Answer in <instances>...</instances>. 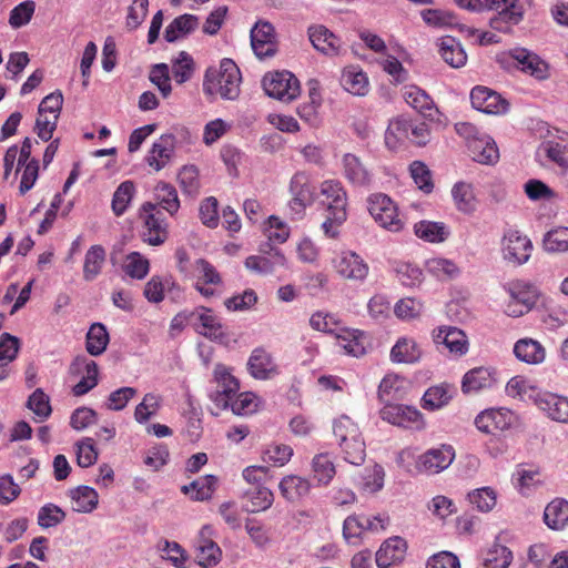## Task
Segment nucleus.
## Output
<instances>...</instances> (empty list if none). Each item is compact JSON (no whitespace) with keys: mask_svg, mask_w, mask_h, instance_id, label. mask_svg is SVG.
Returning <instances> with one entry per match:
<instances>
[{"mask_svg":"<svg viewBox=\"0 0 568 568\" xmlns=\"http://www.w3.org/2000/svg\"><path fill=\"white\" fill-rule=\"evenodd\" d=\"M410 119L397 116L389 121L385 132V144L389 150L396 151L408 142Z\"/></svg>","mask_w":568,"mask_h":568,"instance_id":"obj_32","label":"nucleus"},{"mask_svg":"<svg viewBox=\"0 0 568 568\" xmlns=\"http://www.w3.org/2000/svg\"><path fill=\"white\" fill-rule=\"evenodd\" d=\"M342 174L354 187H369L373 183L372 170L358 155L353 153L343 155Z\"/></svg>","mask_w":568,"mask_h":568,"instance_id":"obj_15","label":"nucleus"},{"mask_svg":"<svg viewBox=\"0 0 568 568\" xmlns=\"http://www.w3.org/2000/svg\"><path fill=\"white\" fill-rule=\"evenodd\" d=\"M308 38L313 47L325 55L336 57L342 53L343 47L339 38L325 26L310 27Z\"/></svg>","mask_w":568,"mask_h":568,"instance_id":"obj_23","label":"nucleus"},{"mask_svg":"<svg viewBox=\"0 0 568 568\" xmlns=\"http://www.w3.org/2000/svg\"><path fill=\"white\" fill-rule=\"evenodd\" d=\"M262 404L261 398L253 392L237 393L235 397L230 402L229 408L235 415H251L258 410Z\"/></svg>","mask_w":568,"mask_h":568,"instance_id":"obj_50","label":"nucleus"},{"mask_svg":"<svg viewBox=\"0 0 568 568\" xmlns=\"http://www.w3.org/2000/svg\"><path fill=\"white\" fill-rule=\"evenodd\" d=\"M468 501L479 511H490L497 503V495L490 487L474 489L467 495Z\"/></svg>","mask_w":568,"mask_h":568,"instance_id":"obj_55","label":"nucleus"},{"mask_svg":"<svg viewBox=\"0 0 568 568\" xmlns=\"http://www.w3.org/2000/svg\"><path fill=\"white\" fill-rule=\"evenodd\" d=\"M433 341L439 352L447 351L454 356H463L468 351L466 334L454 326H442L434 329Z\"/></svg>","mask_w":568,"mask_h":568,"instance_id":"obj_10","label":"nucleus"},{"mask_svg":"<svg viewBox=\"0 0 568 568\" xmlns=\"http://www.w3.org/2000/svg\"><path fill=\"white\" fill-rule=\"evenodd\" d=\"M213 383L216 387L210 394V399L220 410H225L230 402L240 390V382L232 374V369L224 364H216L213 369Z\"/></svg>","mask_w":568,"mask_h":568,"instance_id":"obj_7","label":"nucleus"},{"mask_svg":"<svg viewBox=\"0 0 568 568\" xmlns=\"http://www.w3.org/2000/svg\"><path fill=\"white\" fill-rule=\"evenodd\" d=\"M200 20L196 16L184 13L174 18L164 30V39L173 43L185 38L197 29Z\"/></svg>","mask_w":568,"mask_h":568,"instance_id":"obj_28","label":"nucleus"},{"mask_svg":"<svg viewBox=\"0 0 568 568\" xmlns=\"http://www.w3.org/2000/svg\"><path fill=\"white\" fill-rule=\"evenodd\" d=\"M123 271L132 278L142 280L150 271L149 260L143 257L139 252H131L125 257Z\"/></svg>","mask_w":568,"mask_h":568,"instance_id":"obj_56","label":"nucleus"},{"mask_svg":"<svg viewBox=\"0 0 568 568\" xmlns=\"http://www.w3.org/2000/svg\"><path fill=\"white\" fill-rule=\"evenodd\" d=\"M36 11V2L26 0L16 6L9 16V23L12 28L18 29L30 22Z\"/></svg>","mask_w":568,"mask_h":568,"instance_id":"obj_63","label":"nucleus"},{"mask_svg":"<svg viewBox=\"0 0 568 568\" xmlns=\"http://www.w3.org/2000/svg\"><path fill=\"white\" fill-rule=\"evenodd\" d=\"M367 209L374 221L383 229L397 233L405 226L397 204L385 193H373L367 197Z\"/></svg>","mask_w":568,"mask_h":568,"instance_id":"obj_4","label":"nucleus"},{"mask_svg":"<svg viewBox=\"0 0 568 568\" xmlns=\"http://www.w3.org/2000/svg\"><path fill=\"white\" fill-rule=\"evenodd\" d=\"M544 521L552 530L568 526V501L562 498L551 500L545 508Z\"/></svg>","mask_w":568,"mask_h":568,"instance_id":"obj_39","label":"nucleus"},{"mask_svg":"<svg viewBox=\"0 0 568 568\" xmlns=\"http://www.w3.org/2000/svg\"><path fill=\"white\" fill-rule=\"evenodd\" d=\"M333 433L339 446H346L348 440L361 435L358 426L347 416H342L334 422Z\"/></svg>","mask_w":568,"mask_h":568,"instance_id":"obj_59","label":"nucleus"},{"mask_svg":"<svg viewBox=\"0 0 568 568\" xmlns=\"http://www.w3.org/2000/svg\"><path fill=\"white\" fill-rule=\"evenodd\" d=\"M452 196L459 212L471 214L476 211L477 200L471 184L457 182L452 189Z\"/></svg>","mask_w":568,"mask_h":568,"instance_id":"obj_44","label":"nucleus"},{"mask_svg":"<svg viewBox=\"0 0 568 568\" xmlns=\"http://www.w3.org/2000/svg\"><path fill=\"white\" fill-rule=\"evenodd\" d=\"M403 97L407 104H409L425 118L433 119L434 115L438 112L433 99L426 93V91L416 85L405 87Z\"/></svg>","mask_w":568,"mask_h":568,"instance_id":"obj_29","label":"nucleus"},{"mask_svg":"<svg viewBox=\"0 0 568 568\" xmlns=\"http://www.w3.org/2000/svg\"><path fill=\"white\" fill-rule=\"evenodd\" d=\"M494 383L493 373L486 367H475L468 371L462 381V390L464 394L477 393L489 388Z\"/></svg>","mask_w":568,"mask_h":568,"instance_id":"obj_35","label":"nucleus"},{"mask_svg":"<svg viewBox=\"0 0 568 568\" xmlns=\"http://www.w3.org/2000/svg\"><path fill=\"white\" fill-rule=\"evenodd\" d=\"M422 349L414 338L400 337L390 349L393 363L415 364L422 358Z\"/></svg>","mask_w":568,"mask_h":568,"instance_id":"obj_30","label":"nucleus"},{"mask_svg":"<svg viewBox=\"0 0 568 568\" xmlns=\"http://www.w3.org/2000/svg\"><path fill=\"white\" fill-rule=\"evenodd\" d=\"M213 534L214 530L212 526L205 525L194 539V559L202 568H213L217 566L222 559V549L212 539Z\"/></svg>","mask_w":568,"mask_h":568,"instance_id":"obj_9","label":"nucleus"},{"mask_svg":"<svg viewBox=\"0 0 568 568\" xmlns=\"http://www.w3.org/2000/svg\"><path fill=\"white\" fill-rule=\"evenodd\" d=\"M262 84L268 97L282 102H292L301 94L298 79L286 70L266 73Z\"/></svg>","mask_w":568,"mask_h":568,"instance_id":"obj_6","label":"nucleus"},{"mask_svg":"<svg viewBox=\"0 0 568 568\" xmlns=\"http://www.w3.org/2000/svg\"><path fill=\"white\" fill-rule=\"evenodd\" d=\"M511 57L517 62V68L537 80L549 78V65L539 55L526 49H515Z\"/></svg>","mask_w":568,"mask_h":568,"instance_id":"obj_24","label":"nucleus"},{"mask_svg":"<svg viewBox=\"0 0 568 568\" xmlns=\"http://www.w3.org/2000/svg\"><path fill=\"white\" fill-rule=\"evenodd\" d=\"M407 544L402 537L385 540L376 551L375 561L379 568H388L402 562L406 556Z\"/></svg>","mask_w":568,"mask_h":568,"instance_id":"obj_25","label":"nucleus"},{"mask_svg":"<svg viewBox=\"0 0 568 568\" xmlns=\"http://www.w3.org/2000/svg\"><path fill=\"white\" fill-rule=\"evenodd\" d=\"M251 45L257 58L273 57L276 52L274 27L260 21L251 30Z\"/></svg>","mask_w":568,"mask_h":568,"instance_id":"obj_19","label":"nucleus"},{"mask_svg":"<svg viewBox=\"0 0 568 568\" xmlns=\"http://www.w3.org/2000/svg\"><path fill=\"white\" fill-rule=\"evenodd\" d=\"M154 199L158 206L165 210L171 216H174L181 206L176 189L168 182L160 181L154 187Z\"/></svg>","mask_w":568,"mask_h":568,"instance_id":"obj_36","label":"nucleus"},{"mask_svg":"<svg viewBox=\"0 0 568 568\" xmlns=\"http://www.w3.org/2000/svg\"><path fill=\"white\" fill-rule=\"evenodd\" d=\"M514 354L519 361L532 365L540 364L546 358L545 347L538 341L529 337L515 343Z\"/></svg>","mask_w":568,"mask_h":568,"instance_id":"obj_31","label":"nucleus"},{"mask_svg":"<svg viewBox=\"0 0 568 568\" xmlns=\"http://www.w3.org/2000/svg\"><path fill=\"white\" fill-rule=\"evenodd\" d=\"M449 387L445 385L434 386L428 388L422 400L425 409L435 410L447 405L450 400Z\"/></svg>","mask_w":568,"mask_h":568,"instance_id":"obj_57","label":"nucleus"},{"mask_svg":"<svg viewBox=\"0 0 568 568\" xmlns=\"http://www.w3.org/2000/svg\"><path fill=\"white\" fill-rule=\"evenodd\" d=\"M189 318L195 331L210 339H221L225 335L221 318L211 308L197 307Z\"/></svg>","mask_w":568,"mask_h":568,"instance_id":"obj_16","label":"nucleus"},{"mask_svg":"<svg viewBox=\"0 0 568 568\" xmlns=\"http://www.w3.org/2000/svg\"><path fill=\"white\" fill-rule=\"evenodd\" d=\"M241 72L230 59L222 60L219 70H207L203 91L207 95L220 94L222 99L235 100L240 95Z\"/></svg>","mask_w":568,"mask_h":568,"instance_id":"obj_2","label":"nucleus"},{"mask_svg":"<svg viewBox=\"0 0 568 568\" xmlns=\"http://www.w3.org/2000/svg\"><path fill=\"white\" fill-rule=\"evenodd\" d=\"M530 239L517 230H508L501 240V254L505 261L514 266L527 263L531 256Z\"/></svg>","mask_w":568,"mask_h":568,"instance_id":"obj_8","label":"nucleus"},{"mask_svg":"<svg viewBox=\"0 0 568 568\" xmlns=\"http://www.w3.org/2000/svg\"><path fill=\"white\" fill-rule=\"evenodd\" d=\"M331 264L336 275L345 282L362 284L369 274L368 263L352 250L337 253Z\"/></svg>","mask_w":568,"mask_h":568,"instance_id":"obj_5","label":"nucleus"},{"mask_svg":"<svg viewBox=\"0 0 568 568\" xmlns=\"http://www.w3.org/2000/svg\"><path fill=\"white\" fill-rule=\"evenodd\" d=\"M335 337L337 345L343 348L346 354L355 357H359L365 354L366 347L363 332L342 327Z\"/></svg>","mask_w":568,"mask_h":568,"instance_id":"obj_38","label":"nucleus"},{"mask_svg":"<svg viewBox=\"0 0 568 568\" xmlns=\"http://www.w3.org/2000/svg\"><path fill=\"white\" fill-rule=\"evenodd\" d=\"M142 222L141 240L150 246H160L169 239V223L153 202H144L139 212Z\"/></svg>","mask_w":568,"mask_h":568,"instance_id":"obj_3","label":"nucleus"},{"mask_svg":"<svg viewBox=\"0 0 568 568\" xmlns=\"http://www.w3.org/2000/svg\"><path fill=\"white\" fill-rule=\"evenodd\" d=\"M175 143V135L171 133L162 134L153 142L148 155L145 156L148 165L156 172L164 169L174 154Z\"/></svg>","mask_w":568,"mask_h":568,"instance_id":"obj_20","label":"nucleus"},{"mask_svg":"<svg viewBox=\"0 0 568 568\" xmlns=\"http://www.w3.org/2000/svg\"><path fill=\"white\" fill-rule=\"evenodd\" d=\"M178 181L182 191L189 195H196L200 192L199 170L195 165H184L179 174Z\"/></svg>","mask_w":568,"mask_h":568,"instance_id":"obj_62","label":"nucleus"},{"mask_svg":"<svg viewBox=\"0 0 568 568\" xmlns=\"http://www.w3.org/2000/svg\"><path fill=\"white\" fill-rule=\"evenodd\" d=\"M278 488L283 498L295 501L310 493L311 484L303 477L288 475L282 478Z\"/></svg>","mask_w":568,"mask_h":568,"instance_id":"obj_46","label":"nucleus"},{"mask_svg":"<svg viewBox=\"0 0 568 568\" xmlns=\"http://www.w3.org/2000/svg\"><path fill=\"white\" fill-rule=\"evenodd\" d=\"M394 271L398 282L406 287L419 286L424 280L422 268L413 263L397 262Z\"/></svg>","mask_w":568,"mask_h":568,"instance_id":"obj_49","label":"nucleus"},{"mask_svg":"<svg viewBox=\"0 0 568 568\" xmlns=\"http://www.w3.org/2000/svg\"><path fill=\"white\" fill-rule=\"evenodd\" d=\"M72 508L74 511L89 514L92 513L99 504L97 490L89 486H79L69 491Z\"/></svg>","mask_w":568,"mask_h":568,"instance_id":"obj_40","label":"nucleus"},{"mask_svg":"<svg viewBox=\"0 0 568 568\" xmlns=\"http://www.w3.org/2000/svg\"><path fill=\"white\" fill-rule=\"evenodd\" d=\"M247 371L253 378L260 381L271 379L280 374L272 354L263 347L252 351L247 361Z\"/></svg>","mask_w":568,"mask_h":568,"instance_id":"obj_18","label":"nucleus"},{"mask_svg":"<svg viewBox=\"0 0 568 568\" xmlns=\"http://www.w3.org/2000/svg\"><path fill=\"white\" fill-rule=\"evenodd\" d=\"M467 149L473 160L481 164H494L499 159L495 141L484 133L478 139H471Z\"/></svg>","mask_w":568,"mask_h":568,"instance_id":"obj_26","label":"nucleus"},{"mask_svg":"<svg viewBox=\"0 0 568 568\" xmlns=\"http://www.w3.org/2000/svg\"><path fill=\"white\" fill-rule=\"evenodd\" d=\"M290 192L292 195L290 207L297 214L303 213L315 200V186L305 172H296L292 176Z\"/></svg>","mask_w":568,"mask_h":568,"instance_id":"obj_13","label":"nucleus"},{"mask_svg":"<svg viewBox=\"0 0 568 568\" xmlns=\"http://www.w3.org/2000/svg\"><path fill=\"white\" fill-rule=\"evenodd\" d=\"M312 470L318 485L324 486H327L336 474L333 459L327 453H321L314 456Z\"/></svg>","mask_w":568,"mask_h":568,"instance_id":"obj_48","label":"nucleus"},{"mask_svg":"<svg viewBox=\"0 0 568 568\" xmlns=\"http://www.w3.org/2000/svg\"><path fill=\"white\" fill-rule=\"evenodd\" d=\"M109 344V333L101 323H94L87 333L85 348L92 356L101 355Z\"/></svg>","mask_w":568,"mask_h":568,"instance_id":"obj_47","label":"nucleus"},{"mask_svg":"<svg viewBox=\"0 0 568 568\" xmlns=\"http://www.w3.org/2000/svg\"><path fill=\"white\" fill-rule=\"evenodd\" d=\"M135 193V186L132 181L122 182L113 193L111 207L115 216L125 213Z\"/></svg>","mask_w":568,"mask_h":568,"instance_id":"obj_52","label":"nucleus"},{"mask_svg":"<svg viewBox=\"0 0 568 568\" xmlns=\"http://www.w3.org/2000/svg\"><path fill=\"white\" fill-rule=\"evenodd\" d=\"M414 234L424 242L439 244L450 236V230L444 222L422 220L414 224Z\"/></svg>","mask_w":568,"mask_h":568,"instance_id":"obj_27","label":"nucleus"},{"mask_svg":"<svg viewBox=\"0 0 568 568\" xmlns=\"http://www.w3.org/2000/svg\"><path fill=\"white\" fill-rule=\"evenodd\" d=\"M75 365L84 367V376L72 387L74 396H83L93 389L99 383V367L98 364L85 357H77Z\"/></svg>","mask_w":568,"mask_h":568,"instance_id":"obj_33","label":"nucleus"},{"mask_svg":"<svg viewBox=\"0 0 568 568\" xmlns=\"http://www.w3.org/2000/svg\"><path fill=\"white\" fill-rule=\"evenodd\" d=\"M381 415L384 420L403 428L420 429L424 427L422 413L413 406L387 404L381 410Z\"/></svg>","mask_w":568,"mask_h":568,"instance_id":"obj_11","label":"nucleus"},{"mask_svg":"<svg viewBox=\"0 0 568 568\" xmlns=\"http://www.w3.org/2000/svg\"><path fill=\"white\" fill-rule=\"evenodd\" d=\"M310 325L313 329L332 334L334 336L341 331V322L331 313L322 311L315 312L310 318Z\"/></svg>","mask_w":568,"mask_h":568,"instance_id":"obj_58","label":"nucleus"},{"mask_svg":"<svg viewBox=\"0 0 568 568\" xmlns=\"http://www.w3.org/2000/svg\"><path fill=\"white\" fill-rule=\"evenodd\" d=\"M293 456V448L286 444L273 443L263 452V460L275 466L286 465Z\"/></svg>","mask_w":568,"mask_h":568,"instance_id":"obj_61","label":"nucleus"},{"mask_svg":"<svg viewBox=\"0 0 568 568\" xmlns=\"http://www.w3.org/2000/svg\"><path fill=\"white\" fill-rule=\"evenodd\" d=\"M544 248L547 252H566L568 251V227H557L547 232L544 236Z\"/></svg>","mask_w":568,"mask_h":568,"instance_id":"obj_60","label":"nucleus"},{"mask_svg":"<svg viewBox=\"0 0 568 568\" xmlns=\"http://www.w3.org/2000/svg\"><path fill=\"white\" fill-rule=\"evenodd\" d=\"M342 87L354 95H365L368 92V78L358 67L344 68L341 75Z\"/></svg>","mask_w":568,"mask_h":568,"instance_id":"obj_37","label":"nucleus"},{"mask_svg":"<svg viewBox=\"0 0 568 568\" xmlns=\"http://www.w3.org/2000/svg\"><path fill=\"white\" fill-rule=\"evenodd\" d=\"M439 54L452 68L458 69L466 64L467 54L462 44L453 37L439 39Z\"/></svg>","mask_w":568,"mask_h":568,"instance_id":"obj_34","label":"nucleus"},{"mask_svg":"<svg viewBox=\"0 0 568 568\" xmlns=\"http://www.w3.org/2000/svg\"><path fill=\"white\" fill-rule=\"evenodd\" d=\"M491 10H497L498 13L490 19V27L503 33L511 32L514 26L524 18V10L518 0H497Z\"/></svg>","mask_w":568,"mask_h":568,"instance_id":"obj_14","label":"nucleus"},{"mask_svg":"<svg viewBox=\"0 0 568 568\" xmlns=\"http://www.w3.org/2000/svg\"><path fill=\"white\" fill-rule=\"evenodd\" d=\"M246 499V511L258 513L268 509L274 501L272 490L265 486H254L247 489L244 494Z\"/></svg>","mask_w":568,"mask_h":568,"instance_id":"obj_45","label":"nucleus"},{"mask_svg":"<svg viewBox=\"0 0 568 568\" xmlns=\"http://www.w3.org/2000/svg\"><path fill=\"white\" fill-rule=\"evenodd\" d=\"M216 484L217 478L213 475H207L192 481L187 486H183L182 491L184 494H191V497L195 500H206L211 498Z\"/></svg>","mask_w":568,"mask_h":568,"instance_id":"obj_51","label":"nucleus"},{"mask_svg":"<svg viewBox=\"0 0 568 568\" xmlns=\"http://www.w3.org/2000/svg\"><path fill=\"white\" fill-rule=\"evenodd\" d=\"M535 404L551 420L568 423V397L545 392L536 395Z\"/></svg>","mask_w":568,"mask_h":568,"instance_id":"obj_21","label":"nucleus"},{"mask_svg":"<svg viewBox=\"0 0 568 568\" xmlns=\"http://www.w3.org/2000/svg\"><path fill=\"white\" fill-rule=\"evenodd\" d=\"M470 102L476 110L487 114H501L508 108V102L499 93L481 85L471 90Z\"/></svg>","mask_w":568,"mask_h":568,"instance_id":"obj_17","label":"nucleus"},{"mask_svg":"<svg viewBox=\"0 0 568 568\" xmlns=\"http://www.w3.org/2000/svg\"><path fill=\"white\" fill-rule=\"evenodd\" d=\"M455 458V450L450 445L432 448L419 457L418 467L429 474H438L446 469Z\"/></svg>","mask_w":568,"mask_h":568,"instance_id":"obj_22","label":"nucleus"},{"mask_svg":"<svg viewBox=\"0 0 568 568\" xmlns=\"http://www.w3.org/2000/svg\"><path fill=\"white\" fill-rule=\"evenodd\" d=\"M318 199L325 213L321 229L325 236L336 239L348 216L347 191L339 180L327 179L320 184Z\"/></svg>","mask_w":568,"mask_h":568,"instance_id":"obj_1","label":"nucleus"},{"mask_svg":"<svg viewBox=\"0 0 568 568\" xmlns=\"http://www.w3.org/2000/svg\"><path fill=\"white\" fill-rule=\"evenodd\" d=\"M194 69V60L186 51L179 52L178 57L172 61L173 78L179 84L189 81L193 75Z\"/></svg>","mask_w":568,"mask_h":568,"instance_id":"obj_54","label":"nucleus"},{"mask_svg":"<svg viewBox=\"0 0 568 568\" xmlns=\"http://www.w3.org/2000/svg\"><path fill=\"white\" fill-rule=\"evenodd\" d=\"M149 12V0H133L128 8L125 17V27L133 31L138 29L145 20Z\"/></svg>","mask_w":568,"mask_h":568,"instance_id":"obj_64","label":"nucleus"},{"mask_svg":"<svg viewBox=\"0 0 568 568\" xmlns=\"http://www.w3.org/2000/svg\"><path fill=\"white\" fill-rule=\"evenodd\" d=\"M196 265L201 275L195 284V288L203 296L211 297L215 294V290L205 285H219L222 283V278L216 268L209 261L200 258Z\"/></svg>","mask_w":568,"mask_h":568,"instance_id":"obj_42","label":"nucleus"},{"mask_svg":"<svg viewBox=\"0 0 568 568\" xmlns=\"http://www.w3.org/2000/svg\"><path fill=\"white\" fill-rule=\"evenodd\" d=\"M507 292L509 293V296L521 304L520 307L527 312L534 307L538 298L537 288L532 284L524 281L510 282L508 284Z\"/></svg>","mask_w":568,"mask_h":568,"instance_id":"obj_43","label":"nucleus"},{"mask_svg":"<svg viewBox=\"0 0 568 568\" xmlns=\"http://www.w3.org/2000/svg\"><path fill=\"white\" fill-rule=\"evenodd\" d=\"M65 511L55 504L48 503L43 505L37 517V523L42 529H49L59 526L65 520Z\"/></svg>","mask_w":568,"mask_h":568,"instance_id":"obj_53","label":"nucleus"},{"mask_svg":"<svg viewBox=\"0 0 568 568\" xmlns=\"http://www.w3.org/2000/svg\"><path fill=\"white\" fill-rule=\"evenodd\" d=\"M516 422L515 414L508 408H488L475 418L478 430L486 434H496L509 429Z\"/></svg>","mask_w":568,"mask_h":568,"instance_id":"obj_12","label":"nucleus"},{"mask_svg":"<svg viewBox=\"0 0 568 568\" xmlns=\"http://www.w3.org/2000/svg\"><path fill=\"white\" fill-rule=\"evenodd\" d=\"M106 252L102 245H92L85 253L83 262V278L87 282H92L102 272L105 264Z\"/></svg>","mask_w":568,"mask_h":568,"instance_id":"obj_41","label":"nucleus"}]
</instances>
